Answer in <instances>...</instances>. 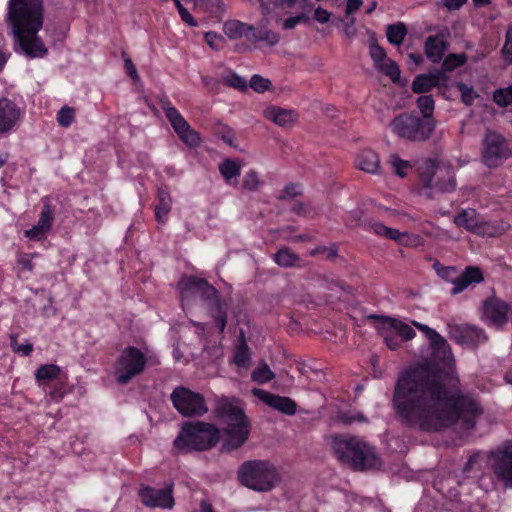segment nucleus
Masks as SVG:
<instances>
[{
  "label": "nucleus",
  "mask_w": 512,
  "mask_h": 512,
  "mask_svg": "<svg viewBox=\"0 0 512 512\" xmlns=\"http://www.w3.org/2000/svg\"><path fill=\"white\" fill-rule=\"evenodd\" d=\"M354 24H355V19L353 17L347 16V20L344 23V33L349 38H352L356 35V28H355Z\"/></svg>",
  "instance_id": "69168bd1"
},
{
  "label": "nucleus",
  "mask_w": 512,
  "mask_h": 512,
  "mask_svg": "<svg viewBox=\"0 0 512 512\" xmlns=\"http://www.w3.org/2000/svg\"><path fill=\"white\" fill-rule=\"evenodd\" d=\"M161 108L165 116L170 122L179 138L191 147H195L200 143V137L194 131L189 123L184 119L180 112L170 103V101H161Z\"/></svg>",
  "instance_id": "ddd939ff"
},
{
  "label": "nucleus",
  "mask_w": 512,
  "mask_h": 512,
  "mask_svg": "<svg viewBox=\"0 0 512 512\" xmlns=\"http://www.w3.org/2000/svg\"><path fill=\"white\" fill-rule=\"evenodd\" d=\"M53 220H54L53 209L51 207L49 199L45 198L43 200V207H42L37 225H39V227H43L44 229L49 231L52 227Z\"/></svg>",
  "instance_id": "c9c22d12"
},
{
  "label": "nucleus",
  "mask_w": 512,
  "mask_h": 512,
  "mask_svg": "<svg viewBox=\"0 0 512 512\" xmlns=\"http://www.w3.org/2000/svg\"><path fill=\"white\" fill-rule=\"evenodd\" d=\"M202 283H207V281L195 276L183 277L178 283V288L180 290L182 300L192 294L199 295L203 289Z\"/></svg>",
  "instance_id": "cd10ccee"
},
{
  "label": "nucleus",
  "mask_w": 512,
  "mask_h": 512,
  "mask_svg": "<svg viewBox=\"0 0 512 512\" xmlns=\"http://www.w3.org/2000/svg\"><path fill=\"white\" fill-rule=\"evenodd\" d=\"M283 192L285 195L281 196V198H284L286 196L295 197L301 193V190L300 186L297 184H288L285 186Z\"/></svg>",
  "instance_id": "338daca9"
},
{
  "label": "nucleus",
  "mask_w": 512,
  "mask_h": 512,
  "mask_svg": "<svg viewBox=\"0 0 512 512\" xmlns=\"http://www.w3.org/2000/svg\"><path fill=\"white\" fill-rule=\"evenodd\" d=\"M75 120V111L71 107H62L57 113V121L62 127H69Z\"/></svg>",
  "instance_id": "de8ad7c7"
},
{
  "label": "nucleus",
  "mask_w": 512,
  "mask_h": 512,
  "mask_svg": "<svg viewBox=\"0 0 512 512\" xmlns=\"http://www.w3.org/2000/svg\"><path fill=\"white\" fill-rule=\"evenodd\" d=\"M387 347L391 350H396L400 347V341L397 336L392 334H386L384 337Z\"/></svg>",
  "instance_id": "774afa93"
},
{
  "label": "nucleus",
  "mask_w": 512,
  "mask_h": 512,
  "mask_svg": "<svg viewBox=\"0 0 512 512\" xmlns=\"http://www.w3.org/2000/svg\"><path fill=\"white\" fill-rule=\"evenodd\" d=\"M252 394L269 407L286 415L296 413L297 404L289 397L279 396L266 390L254 388Z\"/></svg>",
  "instance_id": "a211bd4d"
},
{
  "label": "nucleus",
  "mask_w": 512,
  "mask_h": 512,
  "mask_svg": "<svg viewBox=\"0 0 512 512\" xmlns=\"http://www.w3.org/2000/svg\"><path fill=\"white\" fill-rule=\"evenodd\" d=\"M224 418V446L229 450L241 447L250 434V424L244 412L234 406H225L222 410Z\"/></svg>",
  "instance_id": "0eeeda50"
},
{
  "label": "nucleus",
  "mask_w": 512,
  "mask_h": 512,
  "mask_svg": "<svg viewBox=\"0 0 512 512\" xmlns=\"http://www.w3.org/2000/svg\"><path fill=\"white\" fill-rule=\"evenodd\" d=\"M480 218V215L475 209L468 208L459 211L454 216L453 222L456 226L475 234Z\"/></svg>",
  "instance_id": "a878e982"
},
{
  "label": "nucleus",
  "mask_w": 512,
  "mask_h": 512,
  "mask_svg": "<svg viewBox=\"0 0 512 512\" xmlns=\"http://www.w3.org/2000/svg\"><path fill=\"white\" fill-rule=\"evenodd\" d=\"M375 67L384 75L388 76L393 82H396L400 78L399 66L390 58H387Z\"/></svg>",
  "instance_id": "4c0bfd02"
},
{
  "label": "nucleus",
  "mask_w": 512,
  "mask_h": 512,
  "mask_svg": "<svg viewBox=\"0 0 512 512\" xmlns=\"http://www.w3.org/2000/svg\"><path fill=\"white\" fill-rule=\"evenodd\" d=\"M249 85L254 91L262 93L270 88L271 81L267 78H263L258 74H255L251 77Z\"/></svg>",
  "instance_id": "603ef678"
},
{
  "label": "nucleus",
  "mask_w": 512,
  "mask_h": 512,
  "mask_svg": "<svg viewBox=\"0 0 512 512\" xmlns=\"http://www.w3.org/2000/svg\"><path fill=\"white\" fill-rule=\"evenodd\" d=\"M510 156L506 139L497 132L488 131L483 139V163L490 168L497 167Z\"/></svg>",
  "instance_id": "9b49d317"
},
{
  "label": "nucleus",
  "mask_w": 512,
  "mask_h": 512,
  "mask_svg": "<svg viewBox=\"0 0 512 512\" xmlns=\"http://www.w3.org/2000/svg\"><path fill=\"white\" fill-rule=\"evenodd\" d=\"M170 398L175 409L185 417H201L208 412L203 395L188 388L176 387Z\"/></svg>",
  "instance_id": "1a4fd4ad"
},
{
  "label": "nucleus",
  "mask_w": 512,
  "mask_h": 512,
  "mask_svg": "<svg viewBox=\"0 0 512 512\" xmlns=\"http://www.w3.org/2000/svg\"><path fill=\"white\" fill-rule=\"evenodd\" d=\"M448 328L450 338L462 346L476 347L488 339L485 331L474 325H449Z\"/></svg>",
  "instance_id": "dca6fc26"
},
{
  "label": "nucleus",
  "mask_w": 512,
  "mask_h": 512,
  "mask_svg": "<svg viewBox=\"0 0 512 512\" xmlns=\"http://www.w3.org/2000/svg\"><path fill=\"white\" fill-rule=\"evenodd\" d=\"M510 305L497 298L490 297L483 301L481 319L489 326L501 328L508 321Z\"/></svg>",
  "instance_id": "2eb2a0df"
},
{
  "label": "nucleus",
  "mask_w": 512,
  "mask_h": 512,
  "mask_svg": "<svg viewBox=\"0 0 512 512\" xmlns=\"http://www.w3.org/2000/svg\"><path fill=\"white\" fill-rule=\"evenodd\" d=\"M456 87L461 93L462 102L467 106L472 105L474 100L478 97V94L474 91L472 86H468L463 82H457Z\"/></svg>",
  "instance_id": "49530a36"
},
{
  "label": "nucleus",
  "mask_w": 512,
  "mask_h": 512,
  "mask_svg": "<svg viewBox=\"0 0 512 512\" xmlns=\"http://www.w3.org/2000/svg\"><path fill=\"white\" fill-rule=\"evenodd\" d=\"M369 52L375 66L388 58L385 50L375 42L370 44Z\"/></svg>",
  "instance_id": "864d4df0"
},
{
  "label": "nucleus",
  "mask_w": 512,
  "mask_h": 512,
  "mask_svg": "<svg viewBox=\"0 0 512 512\" xmlns=\"http://www.w3.org/2000/svg\"><path fill=\"white\" fill-rule=\"evenodd\" d=\"M493 100L501 107H507L512 104V85L507 88L497 89L493 94Z\"/></svg>",
  "instance_id": "a18cd8bd"
},
{
  "label": "nucleus",
  "mask_w": 512,
  "mask_h": 512,
  "mask_svg": "<svg viewBox=\"0 0 512 512\" xmlns=\"http://www.w3.org/2000/svg\"><path fill=\"white\" fill-rule=\"evenodd\" d=\"M263 114L266 119L281 127L291 125L297 119V114L293 110L277 106L266 108Z\"/></svg>",
  "instance_id": "5701e85b"
},
{
  "label": "nucleus",
  "mask_w": 512,
  "mask_h": 512,
  "mask_svg": "<svg viewBox=\"0 0 512 512\" xmlns=\"http://www.w3.org/2000/svg\"><path fill=\"white\" fill-rule=\"evenodd\" d=\"M373 233L379 236H384L388 239L394 240L399 244H406L410 242L411 235L406 232H400L397 229L389 228L380 222H375L370 225Z\"/></svg>",
  "instance_id": "bb28decb"
},
{
  "label": "nucleus",
  "mask_w": 512,
  "mask_h": 512,
  "mask_svg": "<svg viewBox=\"0 0 512 512\" xmlns=\"http://www.w3.org/2000/svg\"><path fill=\"white\" fill-rule=\"evenodd\" d=\"M483 281V273L475 266L467 267L463 272L457 273L451 293L456 295L464 291L469 285Z\"/></svg>",
  "instance_id": "412c9836"
},
{
  "label": "nucleus",
  "mask_w": 512,
  "mask_h": 512,
  "mask_svg": "<svg viewBox=\"0 0 512 512\" xmlns=\"http://www.w3.org/2000/svg\"><path fill=\"white\" fill-rule=\"evenodd\" d=\"M308 21L305 14L290 17L283 22V28L286 30L294 29L299 23Z\"/></svg>",
  "instance_id": "052dcab7"
},
{
  "label": "nucleus",
  "mask_w": 512,
  "mask_h": 512,
  "mask_svg": "<svg viewBox=\"0 0 512 512\" xmlns=\"http://www.w3.org/2000/svg\"><path fill=\"white\" fill-rule=\"evenodd\" d=\"M176 7L183 22H185L187 25L191 27L197 26L196 20L193 18L190 12L181 4L180 1H177Z\"/></svg>",
  "instance_id": "4d7b16f0"
},
{
  "label": "nucleus",
  "mask_w": 512,
  "mask_h": 512,
  "mask_svg": "<svg viewBox=\"0 0 512 512\" xmlns=\"http://www.w3.org/2000/svg\"><path fill=\"white\" fill-rule=\"evenodd\" d=\"M423 194L432 198L434 193H449L455 190L456 181L449 170L439 169L432 176H423Z\"/></svg>",
  "instance_id": "f3484780"
},
{
  "label": "nucleus",
  "mask_w": 512,
  "mask_h": 512,
  "mask_svg": "<svg viewBox=\"0 0 512 512\" xmlns=\"http://www.w3.org/2000/svg\"><path fill=\"white\" fill-rule=\"evenodd\" d=\"M280 40V37L277 33L270 29H259L258 31L255 30V39L250 40L251 43H256L259 41L267 43L269 46L276 45Z\"/></svg>",
  "instance_id": "a19ab883"
},
{
  "label": "nucleus",
  "mask_w": 512,
  "mask_h": 512,
  "mask_svg": "<svg viewBox=\"0 0 512 512\" xmlns=\"http://www.w3.org/2000/svg\"><path fill=\"white\" fill-rule=\"evenodd\" d=\"M274 377V372L265 362H261L260 365L251 374L252 380L259 384H265L274 379Z\"/></svg>",
  "instance_id": "e433bc0d"
},
{
  "label": "nucleus",
  "mask_w": 512,
  "mask_h": 512,
  "mask_svg": "<svg viewBox=\"0 0 512 512\" xmlns=\"http://www.w3.org/2000/svg\"><path fill=\"white\" fill-rule=\"evenodd\" d=\"M433 363L418 364L397 379L392 404L396 415L407 426L424 432H438L454 425L460 418L472 429L483 413L478 400L460 390V380L449 366L451 348L444 337L430 343Z\"/></svg>",
  "instance_id": "f257e3e1"
},
{
  "label": "nucleus",
  "mask_w": 512,
  "mask_h": 512,
  "mask_svg": "<svg viewBox=\"0 0 512 512\" xmlns=\"http://www.w3.org/2000/svg\"><path fill=\"white\" fill-rule=\"evenodd\" d=\"M60 374V368L53 364L40 366L36 373V379L38 381H50L56 379Z\"/></svg>",
  "instance_id": "58836bf2"
},
{
  "label": "nucleus",
  "mask_w": 512,
  "mask_h": 512,
  "mask_svg": "<svg viewBox=\"0 0 512 512\" xmlns=\"http://www.w3.org/2000/svg\"><path fill=\"white\" fill-rule=\"evenodd\" d=\"M339 420L343 424H351L355 421L364 422L366 421L365 416L362 413H357L356 415H350L348 413H342L339 415Z\"/></svg>",
  "instance_id": "e2e57ef3"
},
{
  "label": "nucleus",
  "mask_w": 512,
  "mask_h": 512,
  "mask_svg": "<svg viewBox=\"0 0 512 512\" xmlns=\"http://www.w3.org/2000/svg\"><path fill=\"white\" fill-rule=\"evenodd\" d=\"M33 255L31 254H20L17 258V264L20 266L21 270L31 272L34 268V264L32 262Z\"/></svg>",
  "instance_id": "13d9d810"
},
{
  "label": "nucleus",
  "mask_w": 512,
  "mask_h": 512,
  "mask_svg": "<svg viewBox=\"0 0 512 512\" xmlns=\"http://www.w3.org/2000/svg\"><path fill=\"white\" fill-rule=\"evenodd\" d=\"M224 83L230 87H233V88H236L239 90H245L247 88L246 80L243 77H241L235 73L226 76L224 78Z\"/></svg>",
  "instance_id": "5fc2aeb1"
},
{
  "label": "nucleus",
  "mask_w": 512,
  "mask_h": 512,
  "mask_svg": "<svg viewBox=\"0 0 512 512\" xmlns=\"http://www.w3.org/2000/svg\"><path fill=\"white\" fill-rule=\"evenodd\" d=\"M158 203L155 207V217L158 223L165 224L171 210V197L164 189H159L157 194Z\"/></svg>",
  "instance_id": "c756f323"
},
{
  "label": "nucleus",
  "mask_w": 512,
  "mask_h": 512,
  "mask_svg": "<svg viewBox=\"0 0 512 512\" xmlns=\"http://www.w3.org/2000/svg\"><path fill=\"white\" fill-rule=\"evenodd\" d=\"M259 184L258 173L255 170H249L243 178L242 188L247 191H256Z\"/></svg>",
  "instance_id": "3c124183"
},
{
  "label": "nucleus",
  "mask_w": 512,
  "mask_h": 512,
  "mask_svg": "<svg viewBox=\"0 0 512 512\" xmlns=\"http://www.w3.org/2000/svg\"><path fill=\"white\" fill-rule=\"evenodd\" d=\"M20 118V110L17 105L7 99H0V135L10 132Z\"/></svg>",
  "instance_id": "aec40b11"
},
{
  "label": "nucleus",
  "mask_w": 512,
  "mask_h": 512,
  "mask_svg": "<svg viewBox=\"0 0 512 512\" xmlns=\"http://www.w3.org/2000/svg\"><path fill=\"white\" fill-rule=\"evenodd\" d=\"M250 361L249 348L245 343L239 345L234 355V363L238 367H246Z\"/></svg>",
  "instance_id": "09e8293b"
},
{
  "label": "nucleus",
  "mask_w": 512,
  "mask_h": 512,
  "mask_svg": "<svg viewBox=\"0 0 512 512\" xmlns=\"http://www.w3.org/2000/svg\"><path fill=\"white\" fill-rule=\"evenodd\" d=\"M407 34V29L404 23L398 22L396 24L389 25L386 30V36L388 41L396 46H399L404 41Z\"/></svg>",
  "instance_id": "f704fd0d"
},
{
  "label": "nucleus",
  "mask_w": 512,
  "mask_h": 512,
  "mask_svg": "<svg viewBox=\"0 0 512 512\" xmlns=\"http://www.w3.org/2000/svg\"><path fill=\"white\" fill-rule=\"evenodd\" d=\"M330 17H331V14L323 9L322 7H318L315 9V12H314V19L319 22V23H327L329 22L330 20Z\"/></svg>",
  "instance_id": "0e129e2a"
},
{
  "label": "nucleus",
  "mask_w": 512,
  "mask_h": 512,
  "mask_svg": "<svg viewBox=\"0 0 512 512\" xmlns=\"http://www.w3.org/2000/svg\"><path fill=\"white\" fill-rule=\"evenodd\" d=\"M388 162L393 168V172L400 177H405L406 171L411 168L408 161L401 159L396 154L390 155Z\"/></svg>",
  "instance_id": "37998d69"
},
{
  "label": "nucleus",
  "mask_w": 512,
  "mask_h": 512,
  "mask_svg": "<svg viewBox=\"0 0 512 512\" xmlns=\"http://www.w3.org/2000/svg\"><path fill=\"white\" fill-rule=\"evenodd\" d=\"M447 42L441 35L429 36L425 43V53L427 58L433 62H439L447 49Z\"/></svg>",
  "instance_id": "b1692460"
},
{
  "label": "nucleus",
  "mask_w": 512,
  "mask_h": 512,
  "mask_svg": "<svg viewBox=\"0 0 512 512\" xmlns=\"http://www.w3.org/2000/svg\"><path fill=\"white\" fill-rule=\"evenodd\" d=\"M389 128L394 135L402 140L421 143L430 139L435 125L414 113L402 112L390 121Z\"/></svg>",
  "instance_id": "423d86ee"
},
{
  "label": "nucleus",
  "mask_w": 512,
  "mask_h": 512,
  "mask_svg": "<svg viewBox=\"0 0 512 512\" xmlns=\"http://www.w3.org/2000/svg\"><path fill=\"white\" fill-rule=\"evenodd\" d=\"M502 52L505 56V59L512 63V29L508 30L506 33V42Z\"/></svg>",
  "instance_id": "680f3d73"
},
{
  "label": "nucleus",
  "mask_w": 512,
  "mask_h": 512,
  "mask_svg": "<svg viewBox=\"0 0 512 512\" xmlns=\"http://www.w3.org/2000/svg\"><path fill=\"white\" fill-rule=\"evenodd\" d=\"M386 321L389 323V327L397 334L399 335L402 340L409 341L413 339L416 335L414 329L411 325L408 323L395 319V318H385Z\"/></svg>",
  "instance_id": "473e14b6"
},
{
  "label": "nucleus",
  "mask_w": 512,
  "mask_h": 512,
  "mask_svg": "<svg viewBox=\"0 0 512 512\" xmlns=\"http://www.w3.org/2000/svg\"><path fill=\"white\" fill-rule=\"evenodd\" d=\"M8 20L16 41L28 56L42 57L47 53L37 35L43 26L41 0H10Z\"/></svg>",
  "instance_id": "f03ea898"
},
{
  "label": "nucleus",
  "mask_w": 512,
  "mask_h": 512,
  "mask_svg": "<svg viewBox=\"0 0 512 512\" xmlns=\"http://www.w3.org/2000/svg\"><path fill=\"white\" fill-rule=\"evenodd\" d=\"M509 225L505 222L493 223V222H484L480 218V221L477 225V230L475 234L483 236V237H497L504 234Z\"/></svg>",
  "instance_id": "7c9ffc66"
},
{
  "label": "nucleus",
  "mask_w": 512,
  "mask_h": 512,
  "mask_svg": "<svg viewBox=\"0 0 512 512\" xmlns=\"http://www.w3.org/2000/svg\"><path fill=\"white\" fill-rule=\"evenodd\" d=\"M219 171L226 183L236 185L241 173V165L237 160L225 159L219 164Z\"/></svg>",
  "instance_id": "c85d7f7f"
},
{
  "label": "nucleus",
  "mask_w": 512,
  "mask_h": 512,
  "mask_svg": "<svg viewBox=\"0 0 512 512\" xmlns=\"http://www.w3.org/2000/svg\"><path fill=\"white\" fill-rule=\"evenodd\" d=\"M412 325L419 329L421 332H423L429 339L430 343L435 339H440V334L436 330L430 328L429 326L419 323L417 321H413Z\"/></svg>",
  "instance_id": "6e6d98bb"
},
{
  "label": "nucleus",
  "mask_w": 512,
  "mask_h": 512,
  "mask_svg": "<svg viewBox=\"0 0 512 512\" xmlns=\"http://www.w3.org/2000/svg\"><path fill=\"white\" fill-rule=\"evenodd\" d=\"M238 479L249 489L265 492L280 482V475L277 468L267 460H249L240 466Z\"/></svg>",
  "instance_id": "39448f33"
},
{
  "label": "nucleus",
  "mask_w": 512,
  "mask_h": 512,
  "mask_svg": "<svg viewBox=\"0 0 512 512\" xmlns=\"http://www.w3.org/2000/svg\"><path fill=\"white\" fill-rule=\"evenodd\" d=\"M488 465L507 489L512 488V441H505L487 454Z\"/></svg>",
  "instance_id": "6e6552de"
},
{
  "label": "nucleus",
  "mask_w": 512,
  "mask_h": 512,
  "mask_svg": "<svg viewBox=\"0 0 512 512\" xmlns=\"http://www.w3.org/2000/svg\"><path fill=\"white\" fill-rule=\"evenodd\" d=\"M273 259L277 265L288 268L296 265L299 261V256L291 249L285 247L278 250L277 253L274 254Z\"/></svg>",
  "instance_id": "72a5a7b5"
},
{
  "label": "nucleus",
  "mask_w": 512,
  "mask_h": 512,
  "mask_svg": "<svg viewBox=\"0 0 512 512\" xmlns=\"http://www.w3.org/2000/svg\"><path fill=\"white\" fill-rule=\"evenodd\" d=\"M332 449L337 458L355 470H368L380 465L374 449L355 436L337 435L332 438Z\"/></svg>",
  "instance_id": "7ed1b4c3"
},
{
  "label": "nucleus",
  "mask_w": 512,
  "mask_h": 512,
  "mask_svg": "<svg viewBox=\"0 0 512 512\" xmlns=\"http://www.w3.org/2000/svg\"><path fill=\"white\" fill-rule=\"evenodd\" d=\"M466 55L464 53L460 54H449L443 61L442 70L446 74V72H451L454 69L462 66L466 62Z\"/></svg>",
  "instance_id": "ea45409f"
},
{
  "label": "nucleus",
  "mask_w": 512,
  "mask_h": 512,
  "mask_svg": "<svg viewBox=\"0 0 512 512\" xmlns=\"http://www.w3.org/2000/svg\"><path fill=\"white\" fill-rule=\"evenodd\" d=\"M138 495L141 503L149 508L172 509L175 504L173 486L171 484H167L159 489L148 485H141Z\"/></svg>",
  "instance_id": "4468645a"
},
{
  "label": "nucleus",
  "mask_w": 512,
  "mask_h": 512,
  "mask_svg": "<svg viewBox=\"0 0 512 512\" xmlns=\"http://www.w3.org/2000/svg\"><path fill=\"white\" fill-rule=\"evenodd\" d=\"M449 77L444 71L434 70L427 74L417 75L412 82V91L417 94L427 93L433 88L447 87Z\"/></svg>",
  "instance_id": "6ab92c4d"
},
{
  "label": "nucleus",
  "mask_w": 512,
  "mask_h": 512,
  "mask_svg": "<svg viewBox=\"0 0 512 512\" xmlns=\"http://www.w3.org/2000/svg\"><path fill=\"white\" fill-rule=\"evenodd\" d=\"M147 359L136 347L129 346L121 353L116 366V380L127 384L133 377L143 372Z\"/></svg>",
  "instance_id": "9d476101"
},
{
  "label": "nucleus",
  "mask_w": 512,
  "mask_h": 512,
  "mask_svg": "<svg viewBox=\"0 0 512 512\" xmlns=\"http://www.w3.org/2000/svg\"><path fill=\"white\" fill-rule=\"evenodd\" d=\"M225 35L232 40L245 38L247 41L255 39V27L239 20H229L223 27Z\"/></svg>",
  "instance_id": "4be33fe9"
},
{
  "label": "nucleus",
  "mask_w": 512,
  "mask_h": 512,
  "mask_svg": "<svg viewBox=\"0 0 512 512\" xmlns=\"http://www.w3.org/2000/svg\"><path fill=\"white\" fill-rule=\"evenodd\" d=\"M203 289L199 296L206 303L209 316L214 320L215 325L222 333L227 324V312L229 305L226 300L221 299L219 292L212 285L202 283Z\"/></svg>",
  "instance_id": "f8f14e48"
},
{
  "label": "nucleus",
  "mask_w": 512,
  "mask_h": 512,
  "mask_svg": "<svg viewBox=\"0 0 512 512\" xmlns=\"http://www.w3.org/2000/svg\"><path fill=\"white\" fill-rule=\"evenodd\" d=\"M48 231L39 225L33 226L31 229L25 231L26 237L30 240H41Z\"/></svg>",
  "instance_id": "bf43d9fd"
},
{
  "label": "nucleus",
  "mask_w": 512,
  "mask_h": 512,
  "mask_svg": "<svg viewBox=\"0 0 512 512\" xmlns=\"http://www.w3.org/2000/svg\"><path fill=\"white\" fill-rule=\"evenodd\" d=\"M484 456L481 451H474L463 467V472L469 474L473 471H481Z\"/></svg>",
  "instance_id": "79ce46f5"
},
{
  "label": "nucleus",
  "mask_w": 512,
  "mask_h": 512,
  "mask_svg": "<svg viewBox=\"0 0 512 512\" xmlns=\"http://www.w3.org/2000/svg\"><path fill=\"white\" fill-rule=\"evenodd\" d=\"M416 105L421 113V119L428 120L429 123L436 126V120L433 117L435 101L432 95H421L416 99Z\"/></svg>",
  "instance_id": "2f4dec72"
},
{
  "label": "nucleus",
  "mask_w": 512,
  "mask_h": 512,
  "mask_svg": "<svg viewBox=\"0 0 512 512\" xmlns=\"http://www.w3.org/2000/svg\"><path fill=\"white\" fill-rule=\"evenodd\" d=\"M219 440V430L215 425L206 422L185 423L174 440L179 451H203L212 448Z\"/></svg>",
  "instance_id": "20e7f679"
},
{
  "label": "nucleus",
  "mask_w": 512,
  "mask_h": 512,
  "mask_svg": "<svg viewBox=\"0 0 512 512\" xmlns=\"http://www.w3.org/2000/svg\"><path fill=\"white\" fill-rule=\"evenodd\" d=\"M357 167L370 174H376L380 170V159L376 152L370 149L361 151L356 158Z\"/></svg>",
  "instance_id": "393cba45"
},
{
  "label": "nucleus",
  "mask_w": 512,
  "mask_h": 512,
  "mask_svg": "<svg viewBox=\"0 0 512 512\" xmlns=\"http://www.w3.org/2000/svg\"><path fill=\"white\" fill-rule=\"evenodd\" d=\"M434 269L439 277L454 285L458 270L454 266H443L439 262L434 264Z\"/></svg>",
  "instance_id": "c03bdc74"
},
{
  "label": "nucleus",
  "mask_w": 512,
  "mask_h": 512,
  "mask_svg": "<svg viewBox=\"0 0 512 512\" xmlns=\"http://www.w3.org/2000/svg\"><path fill=\"white\" fill-rule=\"evenodd\" d=\"M10 345L15 353H19L23 356H28L33 350V345L28 341L19 343L18 337L15 334L10 335Z\"/></svg>",
  "instance_id": "8fccbe9b"
}]
</instances>
